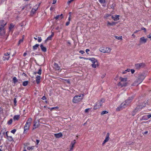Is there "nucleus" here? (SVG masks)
Wrapping results in <instances>:
<instances>
[{
    "mask_svg": "<svg viewBox=\"0 0 151 151\" xmlns=\"http://www.w3.org/2000/svg\"><path fill=\"white\" fill-rule=\"evenodd\" d=\"M108 112L106 111H102L101 113V115H103L105 114H106L108 113Z\"/></svg>",
    "mask_w": 151,
    "mask_h": 151,
    "instance_id": "obj_35",
    "label": "nucleus"
},
{
    "mask_svg": "<svg viewBox=\"0 0 151 151\" xmlns=\"http://www.w3.org/2000/svg\"><path fill=\"white\" fill-rule=\"evenodd\" d=\"M119 15H116L114 17L113 16H111V18L114 19V21H117L119 19Z\"/></svg>",
    "mask_w": 151,
    "mask_h": 151,
    "instance_id": "obj_14",
    "label": "nucleus"
},
{
    "mask_svg": "<svg viewBox=\"0 0 151 151\" xmlns=\"http://www.w3.org/2000/svg\"><path fill=\"white\" fill-rule=\"evenodd\" d=\"M130 70V69H127V70H126L125 71L122 72V74H125L126 73V72L127 71V72H129Z\"/></svg>",
    "mask_w": 151,
    "mask_h": 151,
    "instance_id": "obj_40",
    "label": "nucleus"
},
{
    "mask_svg": "<svg viewBox=\"0 0 151 151\" xmlns=\"http://www.w3.org/2000/svg\"><path fill=\"white\" fill-rule=\"evenodd\" d=\"M38 41L39 42H40L42 41V39L41 37H38Z\"/></svg>",
    "mask_w": 151,
    "mask_h": 151,
    "instance_id": "obj_44",
    "label": "nucleus"
},
{
    "mask_svg": "<svg viewBox=\"0 0 151 151\" xmlns=\"http://www.w3.org/2000/svg\"><path fill=\"white\" fill-rule=\"evenodd\" d=\"M58 107H53L52 108H49V109H50V111H52L53 109H58Z\"/></svg>",
    "mask_w": 151,
    "mask_h": 151,
    "instance_id": "obj_37",
    "label": "nucleus"
},
{
    "mask_svg": "<svg viewBox=\"0 0 151 151\" xmlns=\"http://www.w3.org/2000/svg\"><path fill=\"white\" fill-rule=\"evenodd\" d=\"M127 85V83L125 82V83H121V82H119L118 83V86H121V87H122L123 86H126Z\"/></svg>",
    "mask_w": 151,
    "mask_h": 151,
    "instance_id": "obj_12",
    "label": "nucleus"
},
{
    "mask_svg": "<svg viewBox=\"0 0 151 151\" xmlns=\"http://www.w3.org/2000/svg\"><path fill=\"white\" fill-rule=\"evenodd\" d=\"M145 66V64L144 63H137L135 64L136 68L139 70L141 68H143Z\"/></svg>",
    "mask_w": 151,
    "mask_h": 151,
    "instance_id": "obj_8",
    "label": "nucleus"
},
{
    "mask_svg": "<svg viewBox=\"0 0 151 151\" xmlns=\"http://www.w3.org/2000/svg\"><path fill=\"white\" fill-rule=\"evenodd\" d=\"M104 99H101L100 101H98L94 107V109H96L98 108H100L102 106V104L104 102Z\"/></svg>",
    "mask_w": 151,
    "mask_h": 151,
    "instance_id": "obj_7",
    "label": "nucleus"
},
{
    "mask_svg": "<svg viewBox=\"0 0 151 151\" xmlns=\"http://www.w3.org/2000/svg\"><path fill=\"white\" fill-rule=\"evenodd\" d=\"M12 119H11L7 122V124L9 125L11 124H12Z\"/></svg>",
    "mask_w": 151,
    "mask_h": 151,
    "instance_id": "obj_36",
    "label": "nucleus"
},
{
    "mask_svg": "<svg viewBox=\"0 0 151 151\" xmlns=\"http://www.w3.org/2000/svg\"><path fill=\"white\" fill-rule=\"evenodd\" d=\"M111 49L106 47H101L99 49V50L103 53H109L110 52Z\"/></svg>",
    "mask_w": 151,
    "mask_h": 151,
    "instance_id": "obj_6",
    "label": "nucleus"
},
{
    "mask_svg": "<svg viewBox=\"0 0 151 151\" xmlns=\"http://www.w3.org/2000/svg\"><path fill=\"white\" fill-rule=\"evenodd\" d=\"M40 47L41 50L42 52H46L47 49L45 47L43 46V45L42 44H41L40 45Z\"/></svg>",
    "mask_w": 151,
    "mask_h": 151,
    "instance_id": "obj_15",
    "label": "nucleus"
},
{
    "mask_svg": "<svg viewBox=\"0 0 151 151\" xmlns=\"http://www.w3.org/2000/svg\"><path fill=\"white\" fill-rule=\"evenodd\" d=\"M83 94L75 96L73 100V102L74 103H76L80 101L83 99Z\"/></svg>",
    "mask_w": 151,
    "mask_h": 151,
    "instance_id": "obj_5",
    "label": "nucleus"
},
{
    "mask_svg": "<svg viewBox=\"0 0 151 151\" xmlns=\"http://www.w3.org/2000/svg\"><path fill=\"white\" fill-rule=\"evenodd\" d=\"M70 23V22L69 21H68L66 22V24H65V25L66 26H68L69 24Z\"/></svg>",
    "mask_w": 151,
    "mask_h": 151,
    "instance_id": "obj_53",
    "label": "nucleus"
},
{
    "mask_svg": "<svg viewBox=\"0 0 151 151\" xmlns=\"http://www.w3.org/2000/svg\"><path fill=\"white\" fill-rule=\"evenodd\" d=\"M9 57H10L9 56H4L3 57V60L4 61L5 60H8L9 59Z\"/></svg>",
    "mask_w": 151,
    "mask_h": 151,
    "instance_id": "obj_31",
    "label": "nucleus"
},
{
    "mask_svg": "<svg viewBox=\"0 0 151 151\" xmlns=\"http://www.w3.org/2000/svg\"><path fill=\"white\" fill-rule=\"evenodd\" d=\"M133 99V97L132 96L129 97L125 101V103H123L121 104V107H123V108H125L129 104L131 103Z\"/></svg>",
    "mask_w": 151,
    "mask_h": 151,
    "instance_id": "obj_4",
    "label": "nucleus"
},
{
    "mask_svg": "<svg viewBox=\"0 0 151 151\" xmlns=\"http://www.w3.org/2000/svg\"><path fill=\"white\" fill-rule=\"evenodd\" d=\"M13 81L14 83L15 84L18 82V80L16 77H14L13 78Z\"/></svg>",
    "mask_w": 151,
    "mask_h": 151,
    "instance_id": "obj_29",
    "label": "nucleus"
},
{
    "mask_svg": "<svg viewBox=\"0 0 151 151\" xmlns=\"http://www.w3.org/2000/svg\"><path fill=\"white\" fill-rule=\"evenodd\" d=\"M137 112V111H134H134H133L132 112V115L133 116H134L135 114V113Z\"/></svg>",
    "mask_w": 151,
    "mask_h": 151,
    "instance_id": "obj_50",
    "label": "nucleus"
},
{
    "mask_svg": "<svg viewBox=\"0 0 151 151\" xmlns=\"http://www.w3.org/2000/svg\"><path fill=\"white\" fill-rule=\"evenodd\" d=\"M73 0H68V1L67 2V3L68 4H69Z\"/></svg>",
    "mask_w": 151,
    "mask_h": 151,
    "instance_id": "obj_54",
    "label": "nucleus"
},
{
    "mask_svg": "<svg viewBox=\"0 0 151 151\" xmlns=\"http://www.w3.org/2000/svg\"><path fill=\"white\" fill-rule=\"evenodd\" d=\"M54 68L56 70H59L60 69V67L59 66L58 64L55 63L54 64Z\"/></svg>",
    "mask_w": 151,
    "mask_h": 151,
    "instance_id": "obj_21",
    "label": "nucleus"
},
{
    "mask_svg": "<svg viewBox=\"0 0 151 151\" xmlns=\"http://www.w3.org/2000/svg\"><path fill=\"white\" fill-rule=\"evenodd\" d=\"M39 123H38L37 121L36 122H34V123L33 124V126L34 127L32 129L34 130V129H35L36 128L38 127L39 126Z\"/></svg>",
    "mask_w": 151,
    "mask_h": 151,
    "instance_id": "obj_16",
    "label": "nucleus"
},
{
    "mask_svg": "<svg viewBox=\"0 0 151 151\" xmlns=\"http://www.w3.org/2000/svg\"><path fill=\"white\" fill-rule=\"evenodd\" d=\"M7 23L4 20L0 21V35L4 36L6 33L5 26Z\"/></svg>",
    "mask_w": 151,
    "mask_h": 151,
    "instance_id": "obj_1",
    "label": "nucleus"
},
{
    "mask_svg": "<svg viewBox=\"0 0 151 151\" xmlns=\"http://www.w3.org/2000/svg\"><path fill=\"white\" fill-rule=\"evenodd\" d=\"M56 0H53V3L52 4H55L56 2Z\"/></svg>",
    "mask_w": 151,
    "mask_h": 151,
    "instance_id": "obj_60",
    "label": "nucleus"
},
{
    "mask_svg": "<svg viewBox=\"0 0 151 151\" xmlns=\"http://www.w3.org/2000/svg\"><path fill=\"white\" fill-rule=\"evenodd\" d=\"M79 52L80 53H81L82 54H83L84 53H85V52L83 50H80Z\"/></svg>",
    "mask_w": 151,
    "mask_h": 151,
    "instance_id": "obj_52",
    "label": "nucleus"
},
{
    "mask_svg": "<svg viewBox=\"0 0 151 151\" xmlns=\"http://www.w3.org/2000/svg\"><path fill=\"white\" fill-rule=\"evenodd\" d=\"M147 39H145L144 37H142L140 39V41L142 43H145L147 42Z\"/></svg>",
    "mask_w": 151,
    "mask_h": 151,
    "instance_id": "obj_13",
    "label": "nucleus"
},
{
    "mask_svg": "<svg viewBox=\"0 0 151 151\" xmlns=\"http://www.w3.org/2000/svg\"><path fill=\"white\" fill-rule=\"evenodd\" d=\"M122 107H121V106H120V107H118L116 109V110L117 111H119L120 110V109H121V108Z\"/></svg>",
    "mask_w": 151,
    "mask_h": 151,
    "instance_id": "obj_49",
    "label": "nucleus"
},
{
    "mask_svg": "<svg viewBox=\"0 0 151 151\" xmlns=\"http://www.w3.org/2000/svg\"><path fill=\"white\" fill-rule=\"evenodd\" d=\"M140 31V30H137L134 31V33H136L137 32H139Z\"/></svg>",
    "mask_w": 151,
    "mask_h": 151,
    "instance_id": "obj_64",
    "label": "nucleus"
},
{
    "mask_svg": "<svg viewBox=\"0 0 151 151\" xmlns=\"http://www.w3.org/2000/svg\"><path fill=\"white\" fill-rule=\"evenodd\" d=\"M131 73L132 74H133L134 72H135V70L133 69H132L131 70Z\"/></svg>",
    "mask_w": 151,
    "mask_h": 151,
    "instance_id": "obj_55",
    "label": "nucleus"
},
{
    "mask_svg": "<svg viewBox=\"0 0 151 151\" xmlns=\"http://www.w3.org/2000/svg\"><path fill=\"white\" fill-rule=\"evenodd\" d=\"M76 143V142L75 140H73L71 142L70 146V150H72L73 149L74 145Z\"/></svg>",
    "mask_w": 151,
    "mask_h": 151,
    "instance_id": "obj_18",
    "label": "nucleus"
},
{
    "mask_svg": "<svg viewBox=\"0 0 151 151\" xmlns=\"http://www.w3.org/2000/svg\"><path fill=\"white\" fill-rule=\"evenodd\" d=\"M120 79L121 82H126L127 81V78H123L122 77H120Z\"/></svg>",
    "mask_w": 151,
    "mask_h": 151,
    "instance_id": "obj_28",
    "label": "nucleus"
},
{
    "mask_svg": "<svg viewBox=\"0 0 151 151\" xmlns=\"http://www.w3.org/2000/svg\"><path fill=\"white\" fill-rule=\"evenodd\" d=\"M115 37L116 39H117L118 40H122V36L119 37L116 36Z\"/></svg>",
    "mask_w": 151,
    "mask_h": 151,
    "instance_id": "obj_38",
    "label": "nucleus"
},
{
    "mask_svg": "<svg viewBox=\"0 0 151 151\" xmlns=\"http://www.w3.org/2000/svg\"><path fill=\"white\" fill-rule=\"evenodd\" d=\"M141 30H143L144 32H146V29L144 27H142L141 28Z\"/></svg>",
    "mask_w": 151,
    "mask_h": 151,
    "instance_id": "obj_45",
    "label": "nucleus"
},
{
    "mask_svg": "<svg viewBox=\"0 0 151 151\" xmlns=\"http://www.w3.org/2000/svg\"><path fill=\"white\" fill-rule=\"evenodd\" d=\"M85 59L90 60L93 63H97V60L94 58H85Z\"/></svg>",
    "mask_w": 151,
    "mask_h": 151,
    "instance_id": "obj_11",
    "label": "nucleus"
},
{
    "mask_svg": "<svg viewBox=\"0 0 151 151\" xmlns=\"http://www.w3.org/2000/svg\"><path fill=\"white\" fill-rule=\"evenodd\" d=\"M89 110V109H86L85 110V112L87 113L88 111Z\"/></svg>",
    "mask_w": 151,
    "mask_h": 151,
    "instance_id": "obj_58",
    "label": "nucleus"
},
{
    "mask_svg": "<svg viewBox=\"0 0 151 151\" xmlns=\"http://www.w3.org/2000/svg\"><path fill=\"white\" fill-rule=\"evenodd\" d=\"M116 22H113L111 23L109 21L107 22V26L109 27L110 26H114L116 24Z\"/></svg>",
    "mask_w": 151,
    "mask_h": 151,
    "instance_id": "obj_17",
    "label": "nucleus"
},
{
    "mask_svg": "<svg viewBox=\"0 0 151 151\" xmlns=\"http://www.w3.org/2000/svg\"><path fill=\"white\" fill-rule=\"evenodd\" d=\"M23 38L22 39H20L19 41V42H18V45H19L22 42H23Z\"/></svg>",
    "mask_w": 151,
    "mask_h": 151,
    "instance_id": "obj_39",
    "label": "nucleus"
},
{
    "mask_svg": "<svg viewBox=\"0 0 151 151\" xmlns=\"http://www.w3.org/2000/svg\"><path fill=\"white\" fill-rule=\"evenodd\" d=\"M54 136L56 138H59L62 137L63 134L61 132H60L57 134H55Z\"/></svg>",
    "mask_w": 151,
    "mask_h": 151,
    "instance_id": "obj_19",
    "label": "nucleus"
},
{
    "mask_svg": "<svg viewBox=\"0 0 151 151\" xmlns=\"http://www.w3.org/2000/svg\"><path fill=\"white\" fill-rule=\"evenodd\" d=\"M39 45L38 44H36L33 47V50H36L38 48H39Z\"/></svg>",
    "mask_w": 151,
    "mask_h": 151,
    "instance_id": "obj_25",
    "label": "nucleus"
},
{
    "mask_svg": "<svg viewBox=\"0 0 151 151\" xmlns=\"http://www.w3.org/2000/svg\"><path fill=\"white\" fill-rule=\"evenodd\" d=\"M149 118L147 115H145L142 117V120H147Z\"/></svg>",
    "mask_w": 151,
    "mask_h": 151,
    "instance_id": "obj_30",
    "label": "nucleus"
},
{
    "mask_svg": "<svg viewBox=\"0 0 151 151\" xmlns=\"http://www.w3.org/2000/svg\"><path fill=\"white\" fill-rule=\"evenodd\" d=\"M91 65L93 68H96V66H98L99 65L98 62V61H97V63H93V64H92Z\"/></svg>",
    "mask_w": 151,
    "mask_h": 151,
    "instance_id": "obj_22",
    "label": "nucleus"
},
{
    "mask_svg": "<svg viewBox=\"0 0 151 151\" xmlns=\"http://www.w3.org/2000/svg\"><path fill=\"white\" fill-rule=\"evenodd\" d=\"M28 83V81H24L22 83V85L24 86H27Z\"/></svg>",
    "mask_w": 151,
    "mask_h": 151,
    "instance_id": "obj_26",
    "label": "nucleus"
},
{
    "mask_svg": "<svg viewBox=\"0 0 151 151\" xmlns=\"http://www.w3.org/2000/svg\"><path fill=\"white\" fill-rule=\"evenodd\" d=\"M36 81L37 84H38L40 83V80L41 79V77L39 76H37L36 77Z\"/></svg>",
    "mask_w": 151,
    "mask_h": 151,
    "instance_id": "obj_20",
    "label": "nucleus"
},
{
    "mask_svg": "<svg viewBox=\"0 0 151 151\" xmlns=\"http://www.w3.org/2000/svg\"><path fill=\"white\" fill-rule=\"evenodd\" d=\"M41 72H42V68H41L40 67L39 70H38V71L37 72V73L39 74L40 75L41 73Z\"/></svg>",
    "mask_w": 151,
    "mask_h": 151,
    "instance_id": "obj_34",
    "label": "nucleus"
},
{
    "mask_svg": "<svg viewBox=\"0 0 151 151\" xmlns=\"http://www.w3.org/2000/svg\"><path fill=\"white\" fill-rule=\"evenodd\" d=\"M16 130L15 129H13V130H12L11 132L14 134L15 133V132H16Z\"/></svg>",
    "mask_w": 151,
    "mask_h": 151,
    "instance_id": "obj_46",
    "label": "nucleus"
},
{
    "mask_svg": "<svg viewBox=\"0 0 151 151\" xmlns=\"http://www.w3.org/2000/svg\"><path fill=\"white\" fill-rule=\"evenodd\" d=\"M146 103H143L140 105L137 106L134 109V111H137L138 110L142 109L144 107H145L146 106Z\"/></svg>",
    "mask_w": 151,
    "mask_h": 151,
    "instance_id": "obj_9",
    "label": "nucleus"
},
{
    "mask_svg": "<svg viewBox=\"0 0 151 151\" xmlns=\"http://www.w3.org/2000/svg\"><path fill=\"white\" fill-rule=\"evenodd\" d=\"M71 12H69L68 14L69 17H71Z\"/></svg>",
    "mask_w": 151,
    "mask_h": 151,
    "instance_id": "obj_63",
    "label": "nucleus"
},
{
    "mask_svg": "<svg viewBox=\"0 0 151 151\" xmlns=\"http://www.w3.org/2000/svg\"><path fill=\"white\" fill-rule=\"evenodd\" d=\"M38 7H37L36 9H32L31 11V14H34L35 13L36 11L37 10Z\"/></svg>",
    "mask_w": 151,
    "mask_h": 151,
    "instance_id": "obj_23",
    "label": "nucleus"
},
{
    "mask_svg": "<svg viewBox=\"0 0 151 151\" xmlns=\"http://www.w3.org/2000/svg\"><path fill=\"white\" fill-rule=\"evenodd\" d=\"M41 99L43 100H45L46 99V97L45 96H43Z\"/></svg>",
    "mask_w": 151,
    "mask_h": 151,
    "instance_id": "obj_56",
    "label": "nucleus"
},
{
    "mask_svg": "<svg viewBox=\"0 0 151 151\" xmlns=\"http://www.w3.org/2000/svg\"><path fill=\"white\" fill-rule=\"evenodd\" d=\"M14 105L15 106H16V103H17V101L16 100V98H14Z\"/></svg>",
    "mask_w": 151,
    "mask_h": 151,
    "instance_id": "obj_43",
    "label": "nucleus"
},
{
    "mask_svg": "<svg viewBox=\"0 0 151 151\" xmlns=\"http://www.w3.org/2000/svg\"><path fill=\"white\" fill-rule=\"evenodd\" d=\"M145 78V76L143 75H141L138 76V79L135 81L133 84V86H138L141 83Z\"/></svg>",
    "mask_w": 151,
    "mask_h": 151,
    "instance_id": "obj_3",
    "label": "nucleus"
},
{
    "mask_svg": "<svg viewBox=\"0 0 151 151\" xmlns=\"http://www.w3.org/2000/svg\"><path fill=\"white\" fill-rule=\"evenodd\" d=\"M99 1L101 4H104L106 3L105 0H99Z\"/></svg>",
    "mask_w": 151,
    "mask_h": 151,
    "instance_id": "obj_42",
    "label": "nucleus"
},
{
    "mask_svg": "<svg viewBox=\"0 0 151 151\" xmlns=\"http://www.w3.org/2000/svg\"><path fill=\"white\" fill-rule=\"evenodd\" d=\"M147 37L148 38L150 39L151 40V34H150L147 36Z\"/></svg>",
    "mask_w": 151,
    "mask_h": 151,
    "instance_id": "obj_51",
    "label": "nucleus"
},
{
    "mask_svg": "<svg viewBox=\"0 0 151 151\" xmlns=\"http://www.w3.org/2000/svg\"><path fill=\"white\" fill-rule=\"evenodd\" d=\"M54 35V33L53 32H52V34L50 36L52 38V37Z\"/></svg>",
    "mask_w": 151,
    "mask_h": 151,
    "instance_id": "obj_59",
    "label": "nucleus"
},
{
    "mask_svg": "<svg viewBox=\"0 0 151 151\" xmlns=\"http://www.w3.org/2000/svg\"><path fill=\"white\" fill-rule=\"evenodd\" d=\"M32 120V119L31 118H29L28 119L24 127V133H26V131L29 129L31 125Z\"/></svg>",
    "mask_w": 151,
    "mask_h": 151,
    "instance_id": "obj_2",
    "label": "nucleus"
},
{
    "mask_svg": "<svg viewBox=\"0 0 151 151\" xmlns=\"http://www.w3.org/2000/svg\"><path fill=\"white\" fill-rule=\"evenodd\" d=\"M10 54V53L9 52H6L4 54V55L6 56H9Z\"/></svg>",
    "mask_w": 151,
    "mask_h": 151,
    "instance_id": "obj_47",
    "label": "nucleus"
},
{
    "mask_svg": "<svg viewBox=\"0 0 151 151\" xmlns=\"http://www.w3.org/2000/svg\"><path fill=\"white\" fill-rule=\"evenodd\" d=\"M60 17H61V19H62L63 18V16L62 14L60 15Z\"/></svg>",
    "mask_w": 151,
    "mask_h": 151,
    "instance_id": "obj_62",
    "label": "nucleus"
},
{
    "mask_svg": "<svg viewBox=\"0 0 151 151\" xmlns=\"http://www.w3.org/2000/svg\"><path fill=\"white\" fill-rule=\"evenodd\" d=\"M90 50L88 49H86V52L87 53V54H88V52Z\"/></svg>",
    "mask_w": 151,
    "mask_h": 151,
    "instance_id": "obj_61",
    "label": "nucleus"
},
{
    "mask_svg": "<svg viewBox=\"0 0 151 151\" xmlns=\"http://www.w3.org/2000/svg\"><path fill=\"white\" fill-rule=\"evenodd\" d=\"M60 17V15H58L56 16L54 18L57 20Z\"/></svg>",
    "mask_w": 151,
    "mask_h": 151,
    "instance_id": "obj_48",
    "label": "nucleus"
},
{
    "mask_svg": "<svg viewBox=\"0 0 151 151\" xmlns=\"http://www.w3.org/2000/svg\"><path fill=\"white\" fill-rule=\"evenodd\" d=\"M6 134L9 140L10 141H12L13 139L12 137V136H8L7 134V132L6 133Z\"/></svg>",
    "mask_w": 151,
    "mask_h": 151,
    "instance_id": "obj_24",
    "label": "nucleus"
},
{
    "mask_svg": "<svg viewBox=\"0 0 151 151\" xmlns=\"http://www.w3.org/2000/svg\"><path fill=\"white\" fill-rule=\"evenodd\" d=\"M14 26V25H13V24L11 23L10 24V25L9 27V29L10 30H11V29L13 28Z\"/></svg>",
    "mask_w": 151,
    "mask_h": 151,
    "instance_id": "obj_33",
    "label": "nucleus"
},
{
    "mask_svg": "<svg viewBox=\"0 0 151 151\" xmlns=\"http://www.w3.org/2000/svg\"><path fill=\"white\" fill-rule=\"evenodd\" d=\"M111 16V15L110 14H106L104 16V18L105 19H107L108 17H110Z\"/></svg>",
    "mask_w": 151,
    "mask_h": 151,
    "instance_id": "obj_32",
    "label": "nucleus"
},
{
    "mask_svg": "<svg viewBox=\"0 0 151 151\" xmlns=\"http://www.w3.org/2000/svg\"><path fill=\"white\" fill-rule=\"evenodd\" d=\"M34 147V146H32L31 147H27V149L29 150H32L33 149Z\"/></svg>",
    "mask_w": 151,
    "mask_h": 151,
    "instance_id": "obj_41",
    "label": "nucleus"
},
{
    "mask_svg": "<svg viewBox=\"0 0 151 151\" xmlns=\"http://www.w3.org/2000/svg\"><path fill=\"white\" fill-rule=\"evenodd\" d=\"M109 133H108L106 134L105 139L102 143L103 145H104L106 142H107L109 141Z\"/></svg>",
    "mask_w": 151,
    "mask_h": 151,
    "instance_id": "obj_10",
    "label": "nucleus"
},
{
    "mask_svg": "<svg viewBox=\"0 0 151 151\" xmlns=\"http://www.w3.org/2000/svg\"><path fill=\"white\" fill-rule=\"evenodd\" d=\"M19 118V115H15L13 118V119L14 120H18Z\"/></svg>",
    "mask_w": 151,
    "mask_h": 151,
    "instance_id": "obj_27",
    "label": "nucleus"
},
{
    "mask_svg": "<svg viewBox=\"0 0 151 151\" xmlns=\"http://www.w3.org/2000/svg\"><path fill=\"white\" fill-rule=\"evenodd\" d=\"M47 40H51L52 39V38L50 36H49L48 37H47Z\"/></svg>",
    "mask_w": 151,
    "mask_h": 151,
    "instance_id": "obj_57",
    "label": "nucleus"
}]
</instances>
